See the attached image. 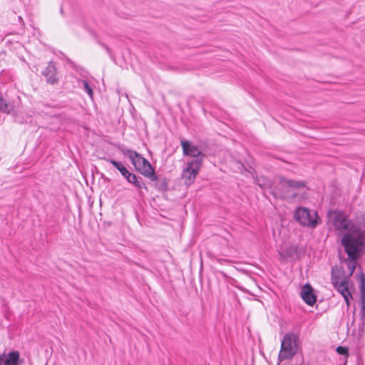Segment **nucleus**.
<instances>
[{"label":"nucleus","mask_w":365,"mask_h":365,"mask_svg":"<svg viewBox=\"0 0 365 365\" xmlns=\"http://www.w3.org/2000/svg\"><path fill=\"white\" fill-rule=\"evenodd\" d=\"M333 214L335 229L341 233L345 232L341 239V244L347 254L349 260L347 267L350 272L349 275H351L360 253L365 250V223L354 222L338 210H334Z\"/></svg>","instance_id":"1"},{"label":"nucleus","mask_w":365,"mask_h":365,"mask_svg":"<svg viewBox=\"0 0 365 365\" xmlns=\"http://www.w3.org/2000/svg\"><path fill=\"white\" fill-rule=\"evenodd\" d=\"M119 150L122 153L129 158L136 170L141 175L149 178L150 180L157 179L154 168L152 167L150 162L140 153L135 150L125 148L123 146L119 147Z\"/></svg>","instance_id":"2"},{"label":"nucleus","mask_w":365,"mask_h":365,"mask_svg":"<svg viewBox=\"0 0 365 365\" xmlns=\"http://www.w3.org/2000/svg\"><path fill=\"white\" fill-rule=\"evenodd\" d=\"M298 341V336L294 333H287L284 336L278 356L279 363L292 359L297 354Z\"/></svg>","instance_id":"3"},{"label":"nucleus","mask_w":365,"mask_h":365,"mask_svg":"<svg viewBox=\"0 0 365 365\" xmlns=\"http://www.w3.org/2000/svg\"><path fill=\"white\" fill-rule=\"evenodd\" d=\"M294 218L301 225L309 228H314L319 224L317 212L304 207H299L295 210Z\"/></svg>","instance_id":"4"},{"label":"nucleus","mask_w":365,"mask_h":365,"mask_svg":"<svg viewBox=\"0 0 365 365\" xmlns=\"http://www.w3.org/2000/svg\"><path fill=\"white\" fill-rule=\"evenodd\" d=\"M253 178L255 183L262 190H269L270 194L274 197L288 199L289 195L279 190V187L274 186L272 180L269 178L262 175L259 177L253 176Z\"/></svg>","instance_id":"5"},{"label":"nucleus","mask_w":365,"mask_h":365,"mask_svg":"<svg viewBox=\"0 0 365 365\" xmlns=\"http://www.w3.org/2000/svg\"><path fill=\"white\" fill-rule=\"evenodd\" d=\"M202 165L200 161H188L187 166L183 169L181 175L182 180L186 186L191 185L199 174Z\"/></svg>","instance_id":"6"},{"label":"nucleus","mask_w":365,"mask_h":365,"mask_svg":"<svg viewBox=\"0 0 365 365\" xmlns=\"http://www.w3.org/2000/svg\"><path fill=\"white\" fill-rule=\"evenodd\" d=\"M180 144L184 155L192 157L193 158L190 161L197 160L200 161V164H202L205 154L200 150L198 146L185 139L180 140Z\"/></svg>","instance_id":"7"},{"label":"nucleus","mask_w":365,"mask_h":365,"mask_svg":"<svg viewBox=\"0 0 365 365\" xmlns=\"http://www.w3.org/2000/svg\"><path fill=\"white\" fill-rule=\"evenodd\" d=\"M279 190H280L282 192H284L287 195H289V197H296L297 194V193H290L289 191L287 190L288 188L290 189H300L302 187H304L306 186L305 182L304 181H298V180H289L285 178L283 176H279Z\"/></svg>","instance_id":"8"},{"label":"nucleus","mask_w":365,"mask_h":365,"mask_svg":"<svg viewBox=\"0 0 365 365\" xmlns=\"http://www.w3.org/2000/svg\"><path fill=\"white\" fill-rule=\"evenodd\" d=\"M360 284V324L359 329H363L365 326V273L361 272L359 274Z\"/></svg>","instance_id":"9"},{"label":"nucleus","mask_w":365,"mask_h":365,"mask_svg":"<svg viewBox=\"0 0 365 365\" xmlns=\"http://www.w3.org/2000/svg\"><path fill=\"white\" fill-rule=\"evenodd\" d=\"M24 359L20 358V353L18 351L0 354V365H21Z\"/></svg>","instance_id":"10"},{"label":"nucleus","mask_w":365,"mask_h":365,"mask_svg":"<svg viewBox=\"0 0 365 365\" xmlns=\"http://www.w3.org/2000/svg\"><path fill=\"white\" fill-rule=\"evenodd\" d=\"M300 296L304 302L309 306L316 303L317 296L314 293V289L309 283L305 284L302 287Z\"/></svg>","instance_id":"11"},{"label":"nucleus","mask_w":365,"mask_h":365,"mask_svg":"<svg viewBox=\"0 0 365 365\" xmlns=\"http://www.w3.org/2000/svg\"><path fill=\"white\" fill-rule=\"evenodd\" d=\"M42 75L46 77V82L51 85L56 83L59 80L55 63L53 61L48 63L46 68L42 71Z\"/></svg>","instance_id":"12"},{"label":"nucleus","mask_w":365,"mask_h":365,"mask_svg":"<svg viewBox=\"0 0 365 365\" xmlns=\"http://www.w3.org/2000/svg\"><path fill=\"white\" fill-rule=\"evenodd\" d=\"M349 277L344 278V282H340V284L334 286L336 290L343 296L347 305H349V300L352 299L351 293L348 287Z\"/></svg>","instance_id":"13"},{"label":"nucleus","mask_w":365,"mask_h":365,"mask_svg":"<svg viewBox=\"0 0 365 365\" xmlns=\"http://www.w3.org/2000/svg\"><path fill=\"white\" fill-rule=\"evenodd\" d=\"M156 178L153 182H155V189L161 192H164L168 190L169 180L165 177L158 176L156 174Z\"/></svg>","instance_id":"14"},{"label":"nucleus","mask_w":365,"mask_h":365,"mask_svg":"<svg viewBox=\"0 0 365 365\" xmlns=\"http://www.w3.org/2000/svg\"><path fill=\"white\" fill-rule=\"evenodd\" d=\"M126 180L129 183L133 185L138 190V192H140V190L142 188L148 190V187L143 182L142 178L137 176L135 174L131 173Z\"/></svg>","instance_id":"15"},{"label":"nucleus","mask_w":365,"mask_h":365,"mask_svg":"<svg viewBox=\"0 0 365 365\" xmlns=\"http://www.w3.org/2000/svg\"><path fill=\"white\" fill-rule=\"evenodd\" d=\"M108 161L110 162L125 179H127V178L131 173L128 170V169L123 165L121 162L116 161L113 159H109Z\"/></svg>","instance_id":"16"},{"label":"nucleus","mask_w":365,"mask_h":365,"mask_svg":"<svg viewBox=\"0 0 365 365\" xmlns=\"http://www.w3.org/2000/svg\"><path fill=\"white\" fill-rule=\"evenodd\" d=\"M0 110L4 113H11L14 110V107L10 103L6 102L0 95Z\"/></svg>","instance_id":"17"},{"label":"nucleus","mask_w":365,"mask_h":365,"mask_svg":"<svg viewBox=\"0 0 365 365\" xmlns=\"http://www.w3.org/2000/svg\"><path fill=\"white\" fill-rule=\"evenodd\" d=\"M347 277L346 276L344 275L343 274H334L331 275V283L333 284L334 287L340 284V282H344V278Z\"/></svg>","instance_id":"18"},{"label":"nucleus","mask_w":365,"mask_h":365,"mask_svg":"<svg viewBox=\"0 0 365 365\" xmlns=\"http://www.w3.org/2000/svg\"><path fill=\"white\" fill-rule=\"evenodd\" d=\"M82 83H83V88H84L85 91L89 95L90 97L92 98L93 91V89L91 88V87L89 86L88 81L83 80Z\"/></svg>","instance_id":"19"},{"label":"nucleus","mask_w":365,"mask_h":365,"mask_svg":"<svg viewBox=\"0 0 365 365\" xmlns=\"http://www.w3.org/2000/svg\"><path fill=\"white\" fill-rule=\"evenodd\" d=\"M336 350V352L341 355H348V354H349V351H348L347 348L341 346H339Z\"/></svg>","instance_id":"20"},{"label":"nucleus","mask_w":365,"mask_h":365,"mask_svg":"<svg viewBox=\"0 0 365 365\" xmlns=\"http://www.w3.org/2000/svg\"><path fill=\"white\" fill-rule=\"evenodd\" d=\"M98 43H99V45H100L102 48H103L106 51V52H107L110 56L111 55V51H110V48H109L106 44H105L104 43L101 42V41H98Z\"/></svg>","instance_id":"21"}]
</instances>
